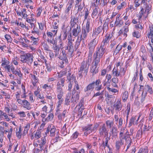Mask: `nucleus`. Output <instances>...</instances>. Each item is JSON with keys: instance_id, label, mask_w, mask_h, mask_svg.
I'll use <instances>...</instances> for the list:
<instances>
[{"instance_id": "nucleus-1", "label": "nucleus", "mask_w": 153, "mask_h": 153, "mask_svg": "<svg viewBox=\"0 0 153 153\" xmlns=\"http://www.w3.org/2000/svg\"><path fill=\"white\" fill-rule=\"evenodd\" d=\"M90 63L91 61H89V58L86 62L83 61L81 63L79 69L78 71L79 77L81 78L83 76V75L85 76L87 75Z\"/></svg>"}, {"instance_id": "nucleus-2", "label": "nucleus", "mask_w": 153, "mask_h": 153, "mask_svg": "<svg viewBox=\"0 0 153 153\" xmlns=\"http://www.w3.org/2000/svg\"><path fill=\"white\" fill-rule=\"evenodd\" d=\"M80 43L79 41H76L73 42L68 43V46L65 48V50H68V54L70 56H72L73 53L74 51H76L79 47Z\"/></svg>"}, {"instance_id": "nucleus-3", "label": "nucleus", "mask_w": 153, "mask_h": 153, "mask_svg": "<svg viewBox=\"0 0 153 153\" xmlns=\"http://www.w3.org/2000/svg\"><path fill=\"white\" fill-rule=\"evenodd\" d=\"M21 61L23 63H26L30 65L33 61V55L30 53H27L24 55H21Z\"/></svg>"}, {"instance_id": "nucleus-4", "label": "nucleus", "mask_w": 153, "mask_h": 153, "mask_svg": "<svg viewBox=\"0 0 153 153\" xmlns=\"http://www.w3.org/2000/svg\"><path fill=\"white\" fill-rule=\"evenodd\" d=\"M105 53L97 49L93 56V61L95 64H98L102 60L103 56Z\"/></svg>"}, {"instance_id": "nucleus-5", "label": "nucleus", "mask_w": 153, "mask_h": 153, "mask_svg": "<svg viewBox=\"0 0 153 153\" xmlns=\"http://www.w3.org/2000/svg\"><path fill=\"white\" fill-rule=\"evenodd\" d=\"M108 28V24L107 23H105L103 25V26H100L97 28H95V31L93 32L92 35L97 37H99L98 35L102 32V35L105 31H106Z\"/></svg>"}, {"instance_id": "nucleus-6", "label": "nucleus", "mask_w": 153, "mask_h": 153, "mask_svg": "<svg viewBox=\"0 0 153 153\" xmlns=\"http://www.w3.org/2000/svg\"><path fill=\"white\" fill-rule=\"evenodd\" d=\"M98 131L99 134L100 136L104 135L105 137L106 136H108V131L105 124L103 123L100 125L99 126Z\"/></svg>"}, {"instance_id": "nucleus-7", "label": "nucleus", "mask_w": 153, "mask_h": 153, "mask_svg": "<svg viewBox=\"0 0 153 153\" xmlns=\"http://www.w3.org/2000/svg\"><path fill=\"white\" fill-rule=\"evenodd\" d=\"M92 124H89L83 128V131H85L84 133L85 135L87 136L93 132H95L96 128L94 127L92 128Z\"/></svg>"}, {"instance_id": "nucleus-8", "label": "nucleus", "mask_w": 153, "mask_h": 153, "mask_svg": "<svg viewBox=\"0 0 153 153\" xmlns=\"http://www.w3.org/2000/svg\"><path fill=\"white\" fill-rule=\"evenodd\" d=\"M95 90L99 91L103 88L102 82L100 79H97L96 81H93Z\"/></svg>"}, {"instance_id": "nucleus-9", "label": "nucleus", "mask_w": 153, "mask_h": 153, "mask_svg": "<svg viewBox=\"0 0 153 153\" xmlns=\"http://www.w3.org/2000/svg\"><path fill=\"white\" fill-rule=\"evenodd\" d=\"M79 92L76 91L74 89L72 92L71 101L73 102L76 103L78 102L79 98Z\"/></svg>"}, {"instance_id": "nucleus-10", "label": "nucleus", "mask_w": 153, "mask_h": 153, "mask_svg": "<svg viewBox=\"0 0 153 153\" xmlns=\"http://www.w3.org/2000/svg\"><path fill=\"white\" fill-rule=\"evenodd\" d=\"M67 56V53H66L65 50L62 49V53L60 54L58 58L60 59L65 62V63H67L68 62Z\"/></svg>"}, {"instance_id": "nucleus-11", "label": "nucleus", "mask_w": 153, "mask_h": 153, "mask_svg": "<svg viewBox=\"0 0 153 153\" xmlns=\"http://www.w3.org/2000/svg\"><path fill=\"white\" fill-rule=\"evenodd\" d=\"M81 31L80 26L79 25H77V27H74L72 30L73 35L75 37H76Z\"/></svg>"}, {"instance_id": "nucleus-12", "label": "nucleus", "mask_w": 153, "mask_h": 153, "mask_svg": "<svg viewBox=\"0 0 153 153\" xmlns=\"http://www.w3.org/2000/svg\"><path fill=\"white\" fill-rule=\"evenodd\" d=\"M98 64H95L94 63V65L90 68V72L92 74V75L93 76L98 73V68H97Z\"/></svg>"}, {"instance_id": "nucleus-13", "label": "nucleus", "mask_w": 153, "mask_h": 153, "mask_svg": "<svg viewBox=\"0 0 153 153\" xmlns=\"http://www.w3.org/2000/svg\"><path fill=\"white\" fill-rule=\"evenodd\" d=\"M122 106L121 102L119 100H117L115 103L114 106L115 110L117 111H119L121 110Z\"/></svg>"}, {"instance_id": "nucleus-14", "label": "nucleus", "mask_w": 153, "mask_h": 153, "mask_svg": "<svg viewBox=\"0 0 153 153\" xmlns=\"http://www.w3.org/2000/svg\"><path fill=\"white\" fill-rule=\"evenodd\" d=\"M119 138L120 140L117 141L115 143L116 147L118 150H119L121 147L124 144V141L123 140L124 139H121L120 138Z\"/></svg>"}, {"instance_id": "nucleus-15", "label": "nucleus", "mask_w": 153, "mask_h": 153, "mask_svg": "<svg viewBox=\"0 0 153 153\" xmlns=\"http://www.w3.org/2000/svg\"><path fill=\"white\" fill-rule=\"evenodd\" d=\"M95 88L93 82L89 83L84 89L85 92H88L89 91H92Z\"/></svg>"}, {"instance_id": "nucleus-16", "label": "nucleus", "mask_w": 153, "mask_h": 153, "mask_svg": "<svg viewBox=\"0 0 153 153\" xmlns=\"http://www.w3.org/2000/svg\"><path fill=\"white\" fill-rule=\"evenodd\" d=\"M107 44L102 42L100 47H97V49L100 51L105 53L106 52V48Z\"/></svg>"}, {"instance_id": "nucleus-17", "label": "nucleus", "mask_w": 153, "mask_h": 153, "mask_svg": "<svg viewBox=\"0 0 153 153\" xmlns=\"http://www.w3.org/2000/svg\"><path fill=\"white\" fill-rule=\"evenodd\" d=\"M117 129L116 127L114 126L110 128L111 135L113 137L117 135Z\"/></svg>"}, {"instance_id": "nucleus-18", "label": "nucleus", "mask_w": 153, "mask_h": 153, "mask_svg": "<svg viewBox=\"0 0 153 153\" xmlns=\"http://www.w3.org/2000/svg\"><path fill=\"white\" fill-rule=\"evenodd\" d=\"M139 117H138V119L136 120V117H132L131 119L130 120L129 123V126H131L132 124L133 125H137V122L138 121V120L139 119Z\"/></svg>"}, {"instance_id": "nucleus-19", "label": "nucleus", "mask_w": 153, "mask_h": 153, "mask_svg": "<svg viewBox=\"0 0 153 153\" xmlns=\"http://www.w3.org/2000/svg\"><path fill=\"white\" fill-rule=\"evenodd\" d=\"M22 103H23V107L26 108L28 110H30L31 108L30 104L26 100H22Z\"/></svg>"}, {"instance_id": "nucleus-20", "label": "nucleus", "mask_w": 153, "mask_h": 153, "mask_svg": "<svg viewBox=\"0 0 153 153\" xmlns=\"http://www.w3.org/2000/svg\"><path fill=\"white\" fill-rule=\"evenodd\" d=\"M92 37L93 39L91 41L90 43L96 46L98 42L99 38V37H97L93 35L92 36Z\"/></svg>"}, {"instance_id": "nucleus-21", "label": "nucleus", "mask_w": 153, "mask_h": 153, "mask_svg": "<svg viewBox=\"0 0 153 153\" xmlns=\"http://www.w3.org/2000/svg\"><path fill=\"white\" fill-rule=\"evenodd\" d=\"M75 79V78L73 75H71V73L69 72L68 75L67 76V79L66 81L68 82H73V80Z\"/></svg>"}, {"instance_id": "nucleus-22", "label": "nucleus", "mask_w": 153, "mask_h": 153, "mask_svg": "<svg viewBox=\"0 0 153 153\" xmlns=\"http://www.w3.org/2000/svg\"><path fill=\"white\" fill-rule=\"evenodd\" d=\"M125 129V127H123L121 129L120 132L119 136V138H120L121 139H126L128 137L126 135H124V132Z\"/></svg>"}, {"instance_id": "nucleus-23", "label": "nucleus", "mask_w": 153, "mask_h": 153, "mask_svg": "<svg viewBox=\"0 0 153 153\" xmlns=\"http://www.w3.org/2000/svg\"><path fill=\"white\" fill-rule=\"evenodd\" d=\"M124 139L125 140L126 143V144H128V145L127 146L126 151L128 149H129L131 145L132 140L131 138H129V137L126 138V139Z\"/></svg>"}, {"instance_id": "nucleus-24", "label": "nucleus", "mask_w": 153, "mask_h": 153, "mask_svg": "<svg viewBox=\"0 0 153 153\" xmlns=\"http://www.w3.org/2000/svg\"><path fill=\"white\" fill-rule=\"evenodd\" d=\"M116 69L117 70L118 72H119V73L120 74V75L121 72L124 75L126 72V70H125L124 68L122 67L121 66H120L119 67H116Z\"/></svg>"}, {"instance_id": "nucleus-25", "label": "nucleus", "mask_w": 153, "mask_h": 153, "mask_svg": "<svg viewBox=\"0 0 153 153\" xmlns=\"http://www.w3.org/2000/svg\"><path fill=\"white\" fill-rule=\"evenodd\" d=\"M122 45H120L119 44L118 45L114 52V54H115L116 55H117L122 49Z\"/></svg>"}, {"instance_id": "nucleus-26", "label": "nucleus", "mask_w": 153, "mask_h": 153, "mask_svg": "<svg viewBox=\"0 0 153 153\" xmlns=\"http://www.w3.org/2000/svg\"><path fill=\"white\" fill-rule=\"evenodd\" d=\"M144 89H146L148 92L150 94H152L153 93L152 88L149 85H145Z\"/></svg>"}, {"instance_id": "nucleus-27", "label": "nucleus", "mask_w": 153, "mask_h": 153, "mask_svg": "<svg viewBox=\"0 0 153 153\" xmlns=\"http://www.w3.org/2000/svg\"><path fill=\"white\" fill-rule=\"evenodd\" d=\"M56 130V128L54 126H52L51 125V128L50 130V135L52 137L54 136L55 134Z\"/></svg>"}, {"instance_id": "nucleus-28", "label": "nucleus", "mask_w": 153, "mask_h": 153, "mask_svg": "<svg viewBox=\"0 0 153 153\" xmlns=\"http://www.w3.org/2000/svg\"><path fill=\"white\" fill-rule=\"evenodd\" d=\"M123 22L122 19H116L115 24L116 26H122L123 24Z\"/></svg>"}, {"instance_id": "nucleus-29", "label": "nucleus", "mask_w": 153, "mask_h": 153, "mask_svg": "<svg viewBox=\"0 0 153 153\" xmlns=\"http://www.w3.org/2000/svg\"><path fill=\"white\" fill-rule=\"evenodd\" d=\"M106 125L107 126H108L109 128H111L112 127L115 126H114V123L113 121L108 120L106 121Z\"/></svg>"}, {"instance_id": "nucleus-30", "label": "nucleus", "mask_w": 153, "mask_h": 153, "mask_svg": "<svg viewBox=\"0 0 153 153\" xmlns=\"http://www.w3.org/2000/svg\"><path fill=\"white\" fill-rule=\"evenodd\" d=\"M105 137V142L103 141L102 144L104 145V146L109 147V145H108V141L110 140V137H108V136H106Z\"/></svg>"}, {"instance_id": "nucleus-31", "label": "nucleus", "mask_w": 153, "mask_h": 153, "mask_svg": "<svg viewBox=\"0 0 153 153\" xmlns=\"http://www.w3.org/2000/svg\"><path fill=\"white\" fill-rule=\"evenodd\" d=\"M89 32H87V31L85 30V29H82V33L80 36V38H86L88 33Z\"/></svg>"}, {"instance_id": "nucleus-32", "label": "nucleus", "mask_w": 153, "mask_h": 153, "mask_svg": "<svg viewBox=\"0 0 153 153\" xmlns=\"http://www.w3.org/2000/svg\"><path fill=\"white\" fill-rule=\"evenodd\" d=\"M144 7L145 9V12H146L147 14L149 13V11L151 9V6L150 5H148L147 4H146L144 6Z\"/></svg>"}, {"instance_id": "nucleus-33", "label": "nucleus", "mask_w": 153, "mask_h": 153, "mask_svg": "<svg viewBox=\"0 0 153 153\" xmlns=\"http://www.w3.org/2000/svg\"><path fill=\"white\" fill-rule=\"evenodd\" d=\"M128 91H125L123 92L122 97V99L123 101H125L128 98Z\"/></svg>"}, {"instance_id": "nucleus-34", "label": "nucleus", "mask_w": 153, "mask_h": 153, "mask_svg": "<svg viewBox=\"0 0 153 153\" xmlns=\"http://www.w3.org/2000/svg\"><path fill=\"white\" fill-rule=\"evenodd\" d=\"M74 89L76 90V91H79V93H80V90L79 85L76 81L75 82V85L73 90H74Z\"/></svg>"}, {"instance_id": "nucleus-35", "label": "nucleus", "mask_w": 153, "mask_h": 153, "mask_svg": "<svg viewBox=\"0 0 153 153\" xmlns=\"http://www.w3.org/2000/svg\"><path fill=\"white\" fill-rule=\"evenodd\" d=\"M123 35L126 37L127 36V33L128 31V28L126 26H124L123 27Z\"/></svg>"}, {"instance_id": "nucleus-36", "label": "nucleus", "mask_w": 153, "mask_h": 153, "mask_svg": "<svg viewBox=\"0 0 153 153\" xmlns=\"http://www.w3.org/2000/svg\"><path fill=\"white\" fill-rule=\"evenodd\" d=\"M71 20L70 22H78V18L76 16H71Z\"/></svg>"}, {"instance_id": "nucleus-37", "label": "nucleus", "mask_w": 153, "mask_h": 153, "mask_svg": "<svg viewBox=\"0 0 153 153\" xmlns=\"http://www.w3.org/2000/svg\"><path fill=\"white\" fill-rule=\"evenodd\" d=\"M112 74L114 76H120V74L118 72L116 67H114L112 71Z\"/></svg>"}, {"instance_id": "nucleus-38", "label": "nucleus", "mask_w": 153, "mask_h": 153, "mask_svg": "<svg viewBox=\"0 0 153 153\" xmlns=\"http://www.w3.org/2000/svg\"><path fill=\"white\" fill-rule=\"evenodd\" d=\"M41 131H37L35 134L34 139L36 140L40 138L41 137Z\"/></svg>"}, {"instance_id": "nucleus-39", "label": "nucleus", "mask_w": 153, "mask_h": 153, "mask_svg": "<svg viewBox=\"0 0 153 153\" xmlns=\"http://www.w3.org/2000/svg\"><path fill=\"white\" fill-rule=\"evenodd\" d=\"M90 26V23L88 20L86 23V27L84 28H83L82 29H85V30L87 31V32H89V28Z\"/></svg>"}, {"instance_id": "nucleus-40", "label": "nucleus", "mask_w": 153, "mask_h": 153, "mask_svg": "<svg viewBox=\"0 0 153 153\" xmlns=\"http://www.w3.org/2000/svg\"><path fill=\"white\" fill-rule=\"evenodd\" d=\"M148 148L146 147L144 149H140L138 153H148Z\"/></svg>"}, {"instance_id": "nucleus-41", "label": "nucleus", "mask_w": 153, "mask_h": 153, "mask_svg": "<svg viewBox=\"0 0 153 153\" xmlns=\"http://www.w3.org/2000/svg\"><path fill=\"white\" fill-rule=\"evenodd\" d=\"M107 89L108 90V91L109 92H112L114 93L118 92V90H117V89L114 88H111L107 86Z\"/></svg>"}, {"instance_id": "nucleus-42", "label": "nucleus", "mask_w": 153, "mask_h": 153, "mask_svg": "<svg viewBox=\"0 0 153 153\" xmlns=\"http://www.w3.org/2000/svg\"><path fill=\"white\" fill-rule=\"evenodd\" d=\"M147 94V92L144 93V91H143L142 93V98L141 99V102L142 103H143L145 100V99L146 96Z\"/></svg>"}, {"instance_id": "nucleus-43", "label": "nucleus", "mask_w": 153, "mask_h": 153, "mask_svg": "<svg viewBox=\"0 0 153 153\" xmlns=\"http://www.w3.org/2000/svg\"><path fill=\"white\" fill-rule=\"evenodd\" d=\"M123 118L122 117H121L119 120V123L118 125V127L119 128L120 127L123 125Z\"/></svg>"}, {"instance_id": "nucleus-44", "label": "nucleus", "mask_w": 153, "mask_h": 153, "mask_svg": "<svg viewBox=\"0 0 153 153\" xmlns=\"http://www.w3.org/2000/svg\"><path fill=\"white\" fill-rule=\"evenodd\" d=\"M10 70L12 71L13 74L17 75V71L15 69L13 65H11L10 66Z\"/></svg>"}, {"instance_id": "nucleus-45", "label": "nucleus", "mask_w": 153, "mask_h": 153, "mask_svg": "<svg viewBox=\"0 0 153 153\" xmlns=\"http://www.w3.org/2000/svg\"><path fill=\"white\" fill-rule=\"evenodd\" d=\"M47 41L48 42H49L51 44L53 45H54L56 43V42L54 40H53V38H52L48 39H47Z\"/></svg>"}, {"instance_id": "nucleus-46", "label": "nucleus", "mask_w": 153, "mask_h": 153, "mask_svg": "<svg viewBox=\"0 0 153 153\" xmlns=\"http://www.w3.org/2000/svg\"><path fill=\"white\" fill-rule=\"evenodd\" d=\"M84 100L83 99H82L79 102L78 106L79 107V108H84Z\"/></svg>"}, {"instance_id": "nucleus-47", "label": "nucleus", "mask_w": 153, "mask_h": 153, "mask_svg": "<svg viewBox=\"0 0 153 153\" xmlns=\"http://www.w3.org/2000/svg\"><path fill=\"white\" fill-rule=\"evenodd\" d=\"M67 73V71L66 70H64L63 71H60L59 73V78L65 75Z\"/></svg>"}, {"instance_id": "nucleus-48", "label": "nucleus", "mask_w": 153, "mask_h": 153, "mask_svg": "<svg viewBox=\"0 0 153 153\" xmlns=\"http://www.w3.org/2000/svg\"><path fill=\"white\" fill-rule=\"evenodd\" d=\"M68 43H71L75 42L74 39H73L72 38V37L71 34H70L69 36H68Z\"/></svg>"}, {"instance_id": "nucleus-49", "label": "nucleus", "mask_w": 153, "mask_h": 153, "mask_svg": "<svg viewBox=\"0 0 153 153\" xmlns=\"http://www.w3.org/2000/svg\"><path fill=\"white\" fill-rule=\"evenodd\" d=\"M72 2H71L68 6L67 8L65 10V12L66 13H68L69 11L71 10L72 5Z\"/></svg>"}, {"instance_id": "nucleus-50", "label": "nucleus", "mask_w": 153, "mask_h": 153, "mask_svg": "<svg viewBox=\"0 0 153 153\" xmlns=\"http://www.w3.org/2000/svg\"><path fill=\"white\" fill-rule=\"evenodd\" d=\"M60 83L59 82H58L57 85V91H62V89L61 87Z\"/></svg>"}, {"instance_id": "nucleus-51", "label": "nucleus", "mask_w": 153, "mask_h": 153, "mask_svg": "<svg viewBox=\"0 0 153 153\" xmlns=\"http://www.w3.org/2000/svg\"><path fill=\"white\" fill-rule=\"evenodd\" d=\"M142 134L141 131L139 130L137 132L136 135V137L138 138H140L141 137Z\"/></svg>"}, {"instance_id": "nucleus-52", "label": "nucleus", "mask_w": 153, "mask_h": 153, "mask_svg": "<svg viewBox=\"0 0 153 153\" xmlns=\"http://www.w3.org/2000/svg\"><path fill=\"white\" fill-rule=\"evenodd\" d=\"M77 22H70V24H71V28H74L75 27H77V25H78L77 24Z\"/></svg>"}, {"instance_id": "nucleus-53", "label": "nucleus", "mask_w": 153, "mask_h": 153, "mask_svg": "<svg viewBox=\"0 0 153 153\" xmlns=\"http://www.w3.org/2000/svg\"><path fill=\"white\" fill-rule=\"evenodd\" d=\"M53 117V114L50 113L48 115L47 117V121L52 120Z\"/></svg>"}, {"instance_id": "nucleus-54", "label": "nucleus", "mask_w": 153, "mask_h": 153, "mask_svg": "<svg viewBox=\"0 0 153 153\" xmlns=\"http://www.w3.org/2000/svg\"><path fill=\"white\" fill-rule=\"evenodd\" d=\"M126 3L125 1H123V2H122L120 5H119L117 7V9L119 10H121L123 7L126 5Z\"/></svg>"}, {"instance_id": "nucleus-55", "label": "nucleus", "mask_w": 153, "mask_h": 153, "mask_svg": "<svg viewBox=\"0 0 153 153\" xmlns=\"http://www.w3.org/2000/svg\"><path fill=\"white\" fill-rule=\"evenodd\" d=\"M65 77L62 78L60 79V84L62 87H64L65 85Z\"/></svg>"}, {"instance_id": "nucleus-56", "label": "nucleus", "mask_w": 153, "mask_h": 153, "mask_svg": "<svg viewBox=\"0 0 153 153\" xmlns=\"http://www.w3.org/2000/svg\"><path fill=\"white\" fill-rule=\"evenodd\" d=\"M79 135V133L77 132H75L73 134L71 137L73 139H75Z\"/></svg>"}, {"instance_id": "nucleus-57", "label": "nucleus", "mask_w": 153, "mask_h": 153, "mask_svg": "<svg viewBox=\"0 0 153 153\" xmlns=\"http://www.w3.org/2000/svg\"><path fill=\"white\" fill-rule=\"evenodd\" d=\"M42 88L43 89H51L52 87L51 85H48V84H45L42 86Z\"/></svg>"}, {"instance_id": "nucleus-58", "label": "nucleus", "mask_w": 153, "mask_h": 153, "mask_svg": "<svg viewBox=\"0 0 153 153\" xmlns=\"http://www.w3.org/2000/svg\"><path fill=\"white\" fill-rule=\"evenodd\" d=\"M98 13V10L96 8L94 9L92 14V16H95Z\"/></svg>"}, {"instance_id": "nucleus-59", "label": "nucleus", "mask_w": 153, "mask_h": 153, "mask_svg": "<svg viewBox=\"0 0 153 153\" xmlns=\"http://www.w3.org/2000/svg\"><path fill=\"white\" fill-rule=\"evenodd\" d=\"M46 143V140L44 137L41 138V145H45Z\"/></svg>"}, {"instance_id": "nucleus-60", "label": "nucleus", "mask_w": 153, "mask_h": 153, "mask_svg": "<svg viewBox=\"0 0 153 153\" xmlns=\"http://www.w3.org/2000/svg\"><path fill=\"white\" fill-rule=\"evenodd\" d=\"M72 82H69V83L68 86V90L70 92L73 86V83H72Z\"/></svg>"}, {"instance_id": "nucleus-61", "label": "nucleus", "mask_w": 153, "mask_h": 153, "mask_svg": "<svg viewBox=\"0 0 153 153\" xmlns=\"http://www.w3.org/2000/svg\"><path fill=\"white\" fill-rule=\"evenodd\" d=\"M18 114L22 117H26L25 113L24 111L19 112L18 113Z\"/></svg>"}, {"instance_id": "nucleus-62", "label": "nucleus", "mask_w": 153, "mask_h": 153, "mask_svg": "<svg viewBox=\"0 0 153 153\" xmlns=\"http://www.w3.org/2000/svg\"><path fill=\"white\" fill-rule=\"evenodd\" d=\"M53 47V49L56 51H59V48L56 44Z\"/></svg>"}, {"instance_id": "nucleus-63", "label": "nucleus", "mask_w": 153, "mask_h": 153, "mask_svg": "<svg viewBox=\"0 0 153 153\" xmlns=\"http://www.w3.org/2000/svg\"><path fill=\"white\" fill-rule=\"evenodd\" d=\"M83 5H82L81 3H80V5H78L77 6V7H78V9L77 10L78 12L79 11H80L82 10V8L83 7Z\"/></svg>"}, {"instance_id": "nucleus-64", "label": "nucleus", "mask_w": 153, "mask_h": 153, "mask_svg": "<svg viewBox=\"0 0 153 153\" xmlns=\"http://www.w3.org/2000/svg\"><path fill=\"white\" fill-rule=\"evenodd\" d=\"M4 60H2L1 65L2 66L5 65H7L9 64V62L7 60H5V59L4 58Z\"/></svg>"}]
</instances>
